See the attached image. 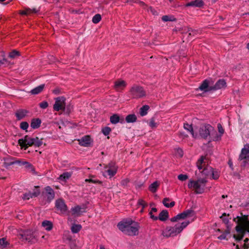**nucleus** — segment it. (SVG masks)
Masks as SVG:
<instances>
[{
    "instance_id": "6",
    "label": "nucleus",
    "mask_w": 249,
    "mask_h": 249,
    "mask_svg": "<svg viewBox=\"0 0 249 249\" xmlns=\"http://www.w3.org/2000/svg\"><path fill=\"white\" fill-rule=\"evenodd\" d=\"M213 132L214 128L208 124L201 125L198 130L199 135L201 138L206 139L209 137L211 141H213Z\"/></svg>"
},
{
    "instance_id": "61",
    "label": "nucleus",
    "mask_w": 249,
    "mask_h": 249,
    "mask_svg": "<svg viewBox=\"0 0 249 249\" xmlns=\"http://www.w3.org/2000/svg\"><path fill=\"white\" fill-rule=\"evenodd\" d=\"M153 205V204H150V206H152Z\"/></svg>"
},
{
    "instance_id": "5",
    "label": "nucleus",
    "mask_w": 249,
    "mask_h": 249,
    "mask_svg": "<svg viewBox=\"0 0 249 249\" xmlns=\"http://www.w3.org/2000/svg\"><path fill=\"white\" fill-rule=\"evenodd\" d=\"M207 180L205 178H199L197 180L190 179L188 181V187L195 193L201 194L204 192L206 189Z\"/></svg>"
},
{
    "instance_id": "42",
    "label": "nucleus",
    "mask_w": 249,
    "mask_h": 249,
    "mask_svg": "<svg viewBox=\"0 0 249 249\" xmlns=\"http://www.w3.org/2000/svg\"><path fill=\"white\" fill-rule=\"evenodd\" d=\"M42 144V142L41 140H40L38 138L36 137L34 138L33 141V145L36 146H40Z\"/></svg>"
},
{
    "instance_id": "19",
    "label": "nucleus",
    "mask_w": 249,
    "mask_h": 249,
    "mask_svg": "<svg viewBox=\"0 0 249 249\" xmlns=\"http://www.w3.org/2000/svg\"><path fill=\"white\" fill-rule=\"evenodd\" d=\"M226 87V82L223 79L219 80L213 87H212L213 90H217L225 88Z\"/></svg>"
},
{
    "instance_id": "9",
    "label": "nucleus",
    "mask_w": 249,
    "mask_h": 249,
    "mask_svg": "<svg viewBox=\"0 0 249 249\" xmlns=\"http://www.w3.org/2000/svg\"><path fill=\"white\" fill-rule=\"evenodd\" d=\"M130 92L133 98H141L145 95V92L143 88L138 86H133Z\"/></svg>"
},
{
    "instance_id": "51",
    "label": "nucleus",
    "mask_w": 249,
    "mask_h": 249,
    "mask_svg": "<svg viewBox=\"0 0 249 249\" xmlns=\"http://www.w3.org/2000/svg\"><path fill=\"white\" fill-rule=\"evenodd\" d=\"M39 107L42 109H45L48 107V103L46 101H43L39 105Z\"/></svg>"
},
{
    "instance_id": "35",
    "label": "nucleus",
    "mask_w": 249,
    "mask_h": 249,
    "mask_svg": "<svg viewBox=\"0 0 249 249\" xmlns=\"http://www.w3.org/2000/svg\"><path fill=\"white\" fill-rule=\"evenodd\" d=\"M149 107L147 105H144L140 108V113L142 116H145L147 113Z\"/></svg>"
},
{
    "instance_id": "20",
    "label": "nucleus",
    "mask_w": 249,
    "mask_h": 249,
    "mask_svg": "<svg viewBox=\"0 0 249 249\" xmlns=\"http://www.w3.org/2000/svg\"><path fill=\"white\" fill-rule=\"evenodd\" d=\"M126 85L125 82L123 80L119 79L115 81L114 88L117 90L122 89Z\"/></svg>"
},
{
    "instance_id": "54",
    "label": "nucleus",
    "mask_w": 249,
    "mask_h": 249,
    "mask_svg": "<svg viewBox=\"0 0 249 249\" xmlns=\"http://www.w3.org/2000/svg\"><path fill=\"white\" fill-rule=\"evenodd\" d=\"M226 214H223L221 216V218L222 219V220L224 221V222L225 223H228V221H229V220L228 218H227L226 217Z\"/></svg>"
},
{
    "instance_id": "55",
    "label": "nucleus",
    "mask_w": 249,
    "mask_h": 249,
    "mask_svg": "<svg viewBox=\"0 0 249 249\" xmlns=\"http://www.w3.org/2000/svg\"><path fill=\"white\" fill-rule=\"evenodd\" d=\"M149 11H150L154 15H157L158 14V12L151 7L149 8Z\"/></svg>"
},
{
    "instance_id": "46",
    "label": "nucleus",
    "mask_w": 249,
    "mask_h": 249,
    "mask_svg": "<svg viewBox=\"0 0 249 249\" xmlns=\"http://www.w3.org/2000/svg\"><path fill=\"white\" fill-rule=\"evenodd\" d=\"M188 178L187 175L180 174L178 176V178L181 181H185Z\"/></svg>"
},
{
    "instance_id": "25",
    "label": "nucleus",
    "mask_w": 249,
    "mask_h": 249,
    "mask_svg": "<svg viewBox=\"0 0 249 249\" xmlns=\"http://www.w3.org/2000/svg\"><path fill=\"white\" fill-rule=\"evenodd\" d=\"M42 226L47 231H50L53 228V223L49 220H45L42 223Z\"/></svg>"
},
{
    "instance_id": "40",
    "label": "nucleus",
    "mask_w": 249,
    "mask_h": 249,
    "mask_svg": "<svg viewBox=\"0 0 249 249\" xmlns=\"http://www.w3.org/2000/svg\"><path fill=\"white\" fill-rule=\"evenodd\" d=\"M14 164H18L19 165H26L27 166H30V164L29 162L25 161H20V160H17L15 161H12L8 165H11Z\"/></svg>"
},
{
    "instance_id": "60",
    "label": "nucleus",
    "mask_w": 249,
    "mask_h": 249,
    "mask_svg": "<svg viewBox=\"0 0 249 249\" xmlns=\"http://www.w3.org/2000/svg\"><path fill=\"white\" fill-rule=\"evenodd\" d=\"M5 0H0V2H3V1H4Z\"/></svg>"
},
{
    "instance_id": "13",
    "label": "nucleus",
    "mask_w": 249,
    "mask_h": 249,
    "mask_svg": "<svg viewBox=\"0 0 249 249\" xmlns=\"http://www.w3.org/2000/svg\"><path fill=\"white\" fill-rule=\"evenodd\" d=\"M217 128L219 134H217L216 131L214 129L213 136V141H218L221 140L222 135L224 133V129L220 124H217Z\"/></svg>"
},
{
    "instance_id": "52",
    "label": "nucleus",
    "mask_w": 249,
    "mask_h": 249,
    "mask_svg": "<svg viewBox=\"0 0 249 249\" xmlns=\"http://www.w3.org/2000/svg\"><path fill=\"white\" fill-rule=\"evenodd\" d=\"M85 181L89 182L94 183H101V181L99 180L94 179L93 178L86 179Z\"/></svg>"
},
{
    "instance_id": "45",
    "label": "nucleus",
    "mask_w": 249,
    "mask_h": 249,
    "mask_svg": "<svg viewBox=\"0 0 249 249\" xmlns=\"http://www.w3.org/2000/svg\"><path fill=\"white\" fill-rule=\"evenodd\" d=\"M19 55V52L16 51V50H13L12 52H11L10 53H9V57H11V58H15L16 56H18Z\"/></svg>"
},
{
    "instance_id": "23",
    "label": "nucleus",
    "mask_w": 249,
    "mask_h": 249,
    "mask_svg": "<svg viewBox=\"0 0 249 249\" xmlns=\"http://www.w3.org/2000/svg\"><path fill=\"white\" fill-rule=\"evenodd\" d=\"M38 10L36 8H26L24 10L21 11L20 14L21 15H26L31 13H36L38 12Z\"/></svg>"
},
{
    "instance_id": "11",
    "label": "nucleus",
    "mask_w": 249,
    "mask_h": 249,
    "mask_svg": "<svg viewBox=\"0 0 249 249\" xmlns=\"http://www.w3.org/2000/svg\"><path fill=\"white\" fill-rule=\"evenodd\" d=\"M34 138L25 136L24 138L18 140V144L22 147L26 149L28 146L33 145Z\"/></svg>"
},
{
    "instance_id": "36",
    "label": "nucleus",
    "mask_w": 249,
    "mask_h": 249,
    "mask_svg": "<svg viewBox=\"0 0 249 249\" xmlns=\"http://www.w3.org/2000/svg\"><path fill=\"white\" fill-rule=\"evenodd\" d=\"M120 120L119 116L117 114H114L110 117V121L113 124H117Z\"/></svg>"
},
{
    "instance_id": "53",
    "label": "nucleus",
    "mask_w": 249,
    "mask_h": 249,
    "mask_svg": "<svg viewBox=\"0 0 249 249\" xmlns=\"http://www.w3.org/2000/svg\"><path fill=\"white\" fill-rule=\"evenodd\" d=\"M229 233V232L225 231L221 235L218 237V238L220 240H224L226 239L227 235Z\"/></svg>"
},
{
    "instance_id": "62",
    "label": "nucleus",
    "mask_w": 249,
    "mask_h": 249,
    "mask_svg": "<svg viewBox=\"0 0 249 249\" xmlns=\"http://www.w3.org/2000/svg\"><path fill=\"white\" fill-rule=\"evenodd\" d=\"M170 1H171V0H169Z\"/></svg>"
},
{
    "instance_id": "34",
    "label": "nucleus",
    "mask_w": 249,
    "mask_h": 249,
    "mask_svg": "<svg viewBox=\"0 0 249 249\" xmlns=\"http://www.w3.org/2000/svg\"><path fill=\"white\" fill-rule=\"evenodd\" d=\"M170 201V199L167 198H165L163 200L162 203L163 205L167 208L173 207L175 205V202L174 201H171L170 203H169Z\"/></svg>"
},
{
    "instance_id": "37",
    "label": "nucleus",
    "mask_w": 249,
    "mask_h": 249,
    "mask_svg": "<svg viewBox=\"0 0 249 249\" xmlns=\"http://www.w3.org/2000/svg\"><path fill=\"white\" fill-rule=\"evenodd\" d=\"M157 211V209L156 208H152L151 210L149 213L150 218L153 220H157L158 219V217L153 215V213H156Z\"/></svg>"
},
{
    "instance_id": "7",
    "label": "nucleus",
    "mask_w": 249,
    "mask_h": 249,
    "mask_svg": "<svg viewBox=\"0 0 249 249\" xmlns=\"http://www.w3.org/2000/svg\"><path fill=\"white\" fill-rule=\"evenodd\" d=\"M18 235L21 240L27 241L28 242H32L34 238L33 232L30 230H18Z\"/></svg>"
},
{
    "instance_id": "39",
    "label": "nucleus",
    "mask_w": 249,
    "mask_h": 249,
    "mask_svg": "<svg viewBox=\"0 0 249 249\" xmlns=\"http://www.w3.org/2000/svg\"><path fill=\"white\" fill-rule=\"evenodd\" d=\"M162 20L163 21H175L176 18L173 16L165 15L162 17Z\"/></svg>"
},
{
    "instance_id": "17",
    "label": "nucleus",
    "mask_w": 249,
    "mask_h": 249,
    "mask_svg": "<svg viewBox=\"0 0 249 249\" xmlns=\"http://www.w3.org/2000/svg\"><path fill=\"white\" fill-rule=\"evenodd\" d=\"M117 168L115 166H110L109 168L103 173V175L106 178H111L116 173Z\"/></svg>"
},
{
    "instance_id": "22",
    "label": "nucleus",
    "mask_w": 249,
    "mask_h": 249,
    "mask_svg": "<svg viewBox=\"0 0 249 249\" xmlns=\"http://www.w3.org/2000/svg\"><path fill=\"white\" fill-rule=\"evenodd\" d=\"M10 248V243L6 238L0 239V249H8Z\"/></svg>"
},
{
    "instance_id": "29",
    "label": "nucleus",
    "mask_w": 249,
    "mask_h": 249,
    "mask_svg": "<svg viewBox=\"0 0 249 249\" xmlns=\"http://www.w3.org/2000/svg\"><path fill=\"white\" fill-rule=\"evenodd\" d=\"M137 205L139 206L142 207V209L140 211L141 213H142L144 212V208L147 206V203L142 199L138 200Z\"/></svg>"
},
{
    "instance_id": "4",
    "label": "nucleus",
    "mask_w": 249,
    "mask_h": 249,
    "mask_svg": "<svg viewBox=\"0 0 249 249\" xmlns=\"http://www.w3.org/2000/svg\"><path fill=\"white\" fill-rule=\"evenodd\" d=\"M236 230L237 234L234 235V237L236 240H241L246 234L249 235V221L247 217L240 218L238 219Z\"/></svg>"
},
{
    "instance_id": "56",
    "label": "nucleus",
    "mask_w": 249,
    "mask_h": 249,
    "mask_svg": "<svg viewBox=\"0 0 249 249\" xmlns=\"http://www.w3.org/2000/svg\"><path fill=\"white\" fill-rule=\"evenodd\" d=\"M229 164L230 167L232 169V165H232V162L230 160H229Z\"/></svg>"
},
{
    "instance_id": "41",
    "label": "nucleus",
    "mask_w": 249,
    "mask_h": 249,
    "mask_svg": "<svg viewBox=\"0 0 249 249\" xmlns=\"http://www.w3.org/2000/svg\"><path fill=\"white\" fill-rule=\"evenodd\" d=\"M148 124L150 127L153 128L157 127L158 125V123L156 122L155 119L154 118H152L149 120Z\"/></svg>"
},
{
    "instance_id": "12",
    "label": "nucleus",
    "mask_w": 249,
    "mask_h": 249,
    "mask_svg": "<svg viewBox=\"0 0 249 249\" xmlns=\"http://www.w3.org/2000/svg\"><path fill=\"white\" fill-rule=\"evenodd\" d=\"M212 84L211 79L205 80L199 86V89L204 92H207L213 90L212 87L210 85Z\"/></svg>"
},
{
    "instance_id": "38",
    "label": "nucleus",
    "mask_w": 249,
    "mask_h": 249,
    "mask_svg": "<svg viewBox=\"0 0 249 249\" xmlns=\"http://www.w3.org/2000/svg\"><path fill=\"white\" fill-rule=\"evenodd\" d=\"M82 227L79 224H74L71 228V231L73 233H77L81 229Z\"/></svg>"
},
{
    "instance_id": "24",
    "label": "nucleus",
    "mask_w": 249,
    "mask_h": 249,
    "mask_svg": "<svg viewBox=\"0 0 249 249\" xmlns=\"http://www.w3.org/2000/svg\"><path fill=\"white\" fill-rule=\"evenodd\" d=\"M71 176V174L69 172L64 173L63 174L60 176L58 178L60 182L63 183L65 182L67 179H68Z\"/></svg>"
},
{
    "instance_id": "28",
    "label": "nucleus",
    "mask_w": 249,
    "mask_h": 249,
    "mask_svg": "<svg viewBox=\"0 0 249 249\" xmlns=\"http://www.w3.org/2000/svg\"><path fill=\"white\" fill-rule=\"evenodd\" d=\"M168 216V213L167 211L163 210L159 214V216L158 217V219H160V221H165L167 219Z\"/></svg>"
},
{
    "instance_id": "1",
    "label": "nucleus",
    "mask_w": 249,
    "mask_h": 249,
    "mask_svg": "<svg viewBox=\"0 0 249 249\" xmlns=\"http://www.w3.org/2000/svg\"><path fill=\"white\" fill-rule=\"evenodd\" d=\"M195 219V213L192 210H187L179 213L171 219L172 222H178L173 226H168L165 228L162 231V235L165 237L177 236Z\"/></svg>"
},
{
    "instance_id": "32",
    "label": "nucleus",
    "mask_w": 249,
    "mask_h": 249,
    "mask_svg": "<svg viewBox=\"0 0 249 249\" xmlns=\"http://www.w3.org/2000/svg\"><path fill=\"white\" fill-rule=\"evenodd\" d=\"M159 185L160 183L159 182L157 181H155L149 186V189L151 192L155 193L156 192Z\"/></svg>"
},
{
    "instance_id": "8",
    "label": "nucleus",
    "mask_w": 249,
    "mask_h": 249,
    "mask_svg": "<svg viewBox=\"0 0 249 249\" xmlns=\"http://www.w3.org/2000/svg\"><path fill=\"white\" fill-rule=\"evenodd\" d=\"M55 103L53 105V108L54 110H65L66 98L63 96L58 97L55 98Z\"/></svg>"
},
{
    "instance_id": "31",
    "label": "nucleus",
    "mask_w": 249,
    "mask_h": 249,
    "mask_svg": "<svg viewBox=\"0 0 249 249\" xmlns=\"http://www.w3.org/2000/svg\"><path fill=\"white\" fill-rule=\"evenodd\" d=\"M126 122L128 123L135 122L137 120V117L135 114H129L125 118Z\"/></svg>"
},
{
    "instance_id": "44",
    "label": "nucleus",
    "mask_w": 249,
    "mask_h": 249,
    "mask_svg": "<svg viewBox=\"0 0 249 249\" xmlns=\"http://www.w3.org/2000/svg\"><path fill=\"white\" fill-rule=\"evenodd\" d=\"M20 128L23 130H26L29 126L28 124L26 122H22L20 124Z\"/></svg>"
},
{
    "instance_id": "49",
    "label": "nucleus",
    "mask_w": 249,
    "mask_h": 249,
    "mask_svg": "<svg viewBox=\"0 0 249 249\" xmlns=\"http://www.w3.org/2000/svg\"><path fill=\"white\" fill-rule=\"evenodd\" d=\"M183 155V151L181 149L178 148L176 149V156L178 157H182Z\"/></svg>"
},
{
    "instance_id": "18",
    "label": "nucleus",
    "mask_w": 249,
    "mask_h": 249,
    "mask_svg": "<svg viewBox=\"0 0 249 249\" xmlns=\"http://www.w3.org/2000/svg\"><path fill=\"white\" fill-rule=\"evenodd\" d=\"M45 191L46 192V196L48 200L50 202L54 198V191L50 186H47L45 188Z\"/></svg>"
},
{
    "instance_id": "50",
    "label": "nucleus",
    "mask_w": 249,
    "mask_h": 249,
    "mask_svg": "<svg viewBox=\"0 0 249 249\" xmlns=\"http://www.w3.org/2000/svg\"><path fill=\"white\" fill-rule=\"evenodd\" d=\"M33 197H36L40 194V191L37 187H36L35 189L33 191V193H31Z\"/></svg>"
},
{
    "instance_id": "21",
    "label": "nucleus",
    "mask_w": 249,
    "mask_h": 249,
    "mask_svg": "<svg viewBox=\"0 0 249 249\" xmlns=\"http://www.w3.org/2000/svg\"><path fill=\"white\" fill-rule=\"evenodd\" d=\"M203 4L204 3L202 0H195L194 1H192L190 2L187 3L186 4V6H194L196 7H201L203 5Z\"/></svg>"
},
{
    "instance_id": "47",
    "label": "nucleus",
    "mask_w": 249,
    "mask_h": 249,
    "mask_svg": "<svg viewBox=\"0 0 249 249\" xmlns=\"http://www.w3.org/2000/svg\"><path fill=\"white\" fill-rule=\"evenodd\" d=\"M111 131V129L108 127H106L102 129L103 133L105 135H108Z\"/></svg>"
},
{
    "instance_id": "27",
    "label": "nucleus",
    "mask_w": 249,
    "mask_h": 249,
    "mask_svg": "<svg viewBox=\"0 0 249 249\" xmlns=\"http://www.w3.org/2000/svg\"><path fill=\"white\" fill-rule=\"evenodd\" d=\"M44 88V84L40 85L36 87L32 90H31V93L32 94H34V95L37 94L42 91Z\"/></svg>"
},
{
    "instance_id": "16",
    "label": "nucleus",
    "mask_w": 249,
    "mask_h": 249,
    "mask_svg": "<svg viewBox=\"0 0 249 249\" xmlns=\"http://www.w3.org/2000/svg\"><path fill=\"white\" fill-rule=\"evenodd\" d=\"M78 141L80 145L85 147L90 146L91 142V140L89 136H85Z\"/></svg>"
},
{
    "instance_id": "57",
    "label": "nucleus",
    "mask_w": 249,
    "mask_h": 249,
    "mask_svg": "<svg viewBox=\"0 0 249 249\" xmlns=\"http://www.w3.org/2000/svg\"><path fill=\"white\" fill-rule=\"evenodd\" d=\"M248 241H249V238H246L244 240V242H245V245L248 242Z\"/></svg>"
},
{
    "instance_id": "3",
    "label": "nucleus",
    "mask_w": 249,
    "mask_h": 249,
    "mask_svg": "<svg viewBox=\"0 0 249 249\" xmlns=\"http://www.w3.org/2000/svg\"><path fill=\"white\" fill-rule=\"evenodd\" d=\"M196 166L199 170H202L201 173L203 176L213 179L218 178L219 172L206 164V159L205 157L202 156L198 160Z\"/></svg>"
},
{
    "instance_id": "59",
    "label": "nucleus",
    "mask_w": 249,
    "mask_h": 249,
    "mask_svg": "<svg viewBox=\"0 0 249 249\" xmlns=\"http://www.w3.org/2000/svg\"><path fill=\"white\" fill-rule=\"evenodd\" d=\"M247 48H248V50H249V43L247 44Z\"/></svg>"
},
{
    "instance_id": "10",
    "label": "nucleus",
    "mask_w": 249,
    "mask_h": 249,
    "mask_svg": "<svg viewBox=\"0 0 249 249\" xmlns=\"http://www.w3.org/2000/svg\"><path fill=\"white\" fill-rule=\"evenodd\" d=\"M239 160H243L244 162H249V144H245L242 149Z\"/></svg>"
},
{
    "instance_id": "15",
    "label": "nucleus",
    "mask_w": 249,
    "mask_h": 249,
    "mask_svg": "<svg viewBox=\"0 0 249 249\" xmlns=\"http://www.w3.org/2000/svg\"><path fill=\"white\" fill-rule=\"evenodd\" d=\"M71 210L72 215L75 216H78L86 212V208L84 206H76L72 207Z\"/></svg>"
},
{
    "instance_id": "30",
    "label": "nucleus",
    "mask_w": 249,
    "mask_h": 249,
    "mask_svg": "<svg viewBox=\"0 0 249 249\" xmlns=\"http://www.w3.org/2000/svg\"><path fill=\"white\" fill-rule=\"evenodd\" d=\"M27 113V111L25 110H18L16 113V116L18 120H21L23 118Z\"/></svg>"
},
{
    "instance_id": "14",
    "label": "nucleus",
    "mask_w": 249,
    "mask_h": 249,
    "mask_svg": "<svg viewBox=\"0 0 249 249\" xmlns=\"http://www.w3.org/2000/svg\"><path fill=\"white\" fill-rule=\"evenodd\" d=\"M55 206L62 213L67 212V208L63 200L59 199L55 201Z\"/></svg>"
},
{
    "instance_id": "58",
    "label": "nucleus",
    "mask_w": 249,
    "mask_h": 249,
    "mask_svg": "<svg viewBox=\"0 0 249 249\" xmlns=\"http://www.w3.org/2000/svg\"><path fill=\"white\" fill-rule=\"evenodd\" d=\"M105 249V247L103 246H100V249Z\"/></svg>"
},
{
    "instance_id": "2",
    "label": "nucleus",
    "mask_w": 249,
    "mask_h": 249,
    "mask_svg": "<svg viewBox=\"0 0 249 249\" xmlns=\"http://www.w3.org/2000/svg\"><path fill=\"white\" fill-rule=\"evenodd\" d=\"M117 227L124 234L129 236H136L139 234V224L132 220H124L119 222Z\"/></svg>"
},
{
    "instance_id": "26",
    "label": "nucleus",
    "mask_w": 249,
    "mask_h": 249,
    "mask_svg": "<svg viewBox=\"0 0 249 249\" xmlns=\"http://www.w3.org/2000/svg\"><path fill=\"white\" fill-rule=\"evenodd\" d=\"M41 124V120L39 119H34L32 120L31 126L33 129L38 128Z\"/></svg>"
},
{
    "instance_id": "48",
    "label": "nucleus",
    "mask_w": 249,
    "mask_h": 249,
    "mask_svg": "<svg viewBox=\"0 0 249 249\" xmlns=\"http://www.w3.org/2000/svg\"><path fill=\"white\" fill-rule=\"evenodd\" d=\"M33 196L31 192H28L24 194L23 199L24 200H28L30 198H32Z\"/></svg>"
},
{
    "instance_id": "33",
    "label": "nucleus",
    "mask_w": 249,
    "mask_h": 249,
    "mask_svg": "<svg viewBox=\"0 0 249 249\" xmlns=\"http://www.w3.org/2000/svg\"><path fill=\"white\" fill-rule=\"evenodd\" d=\"M184 128L191 132L193 137L196 138L197 137V135L196 134H195L193 131V129L191 125L189 124H184Z\"/></svg>"
},
{
    "instance_id": "43",
    "label": "nucleus",
    "mask_w": 249,
    "mask_h": 249,
    "mask_svg": "<svg viewBox=\"0 0 249 249\" xmlns=\"http://www.w3.org/2000/svg\"><path fill=\"white\" fill-rule=\"evenodd\" d=\"M101 19V17L99 14L95 15L92 18V22L94 23H98Z\"/></svg>"
}]
</instances>
